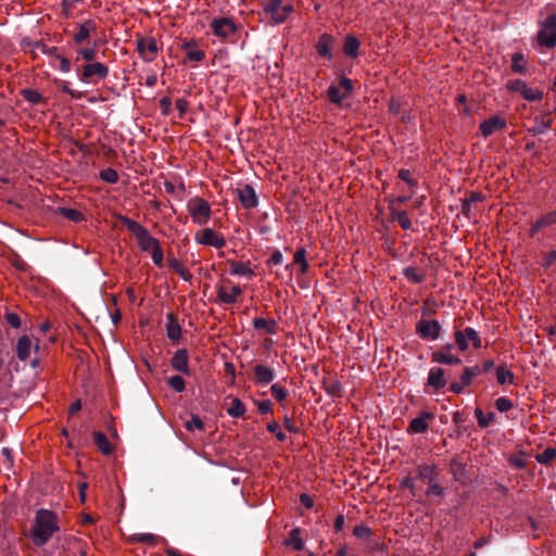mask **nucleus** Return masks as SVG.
<instances>
[{"instance_id": "1", "label": "nucleus", "mask_w": 556, "mask_h": 556, "mask_svg": "<svg viewBox=\"0 0 556 556\" xmlns=\"http://www.w3.org/2000/svg\"><path fill=\"white\" fill-rule=\"evenodd\" d=\"M59 530V516L52 510L40 508L35 514L29 536L37 547H42Z\"/></svg>"}, {"instance_id": "2", "label": "nucleus", "mask_w": 556, "mask_h": 556, "mask_svg": "<svg viewBox=\"0 0 556 556\" xmlns=\"http://www.w3.org/2000/svg\"><path fill=\"white\" fill-rule=\"evenodd\" d=\"M119 222L136 237L137 242L143 252H150L160 243V241L152 237L149 230L138 222L127 216H119Z\"/></svg>"}, {"instance_id": "3", "label": "nucleus", "mask_w": 556, "mask_h": 556, "mask_svg": "<svg viewBox=\"0 0 556 556\" xmlns=\"http://www.w3.org/2000/svg\"><path fill=\"white\" fill-rule=\"evenodd\" d=\"M77 78L83 83L97 84L108 77L109 67L100 62L86 63L75 67Z\"/></svg>"}, {"instance_id": "4", "label": "nucleus", "mask_w": 556, "mask_h": 556, "mask_svg": "<svg viewBox=\"0 0 556 556\" xmlns=\"http://www.w3.org/2000/svg\"><path fill=\"white\" fill-rule=\"evenodd\" d=\"M263 10L270 15L276 25H279L285 23L289 15L293 13L294 7L290 2H285V0H266Z\"/></svg>"}, {"instance_id": "5", "label": "nucleus", "mask_w": 556, "mask_h": 556, "mask_svg": "<svg viewBox=\"0 0 556 556\" xmlns=\"http://www.w3.org/2000/svg\"><path fill=\"white\" fill-rule=\"evenodd\" d=\"M353 91V83L345 76L339 77V85H331L327 90L328 99L336 105H341L343 100L350 97Z\"/></svg>"}, {"instance_id": "6", "label": "nucleus", "mask_w": 556, "mask_h": 556, "mask_svg": "<svg viewBox=\"0 0 556 556\" xmlns=\"http://www.w3.org/2000/svg\"><path fill=\"white\" fill-rule=\"evenodd\" d=\"M538 41L546 48H554L556 46V14L546 16L538 33Z\"/></svg>"}, {"instance_id": "7", "label": "nucleus", "mask_w": 556, "mask_h": 556, "mask_svg": "<svg viewBox=\"0 0 556 556\" xmlns=\"http://www.w3.org/2000/svg\"><path fill=\"white\" fill-rule=\"evenodd\" d=\"M442 327L438 320L420 318L416 324V333L427 341H434L441 337Z\"/></svg>"}, {"instance_id": "8", "label": "nucleus", "mask_w": 556, "mask_h": 556, "mask_svg": "<svg viewBox=\"0 0 556 556\" xmlns=\"http://www.w3.org/2000/svg\"><path fill=\"white\" fill-rule=\"evenodd\" d=\"M188 210L192 222L200 226L207 223L212 213L210 204L205 200L199 198H195L193 202L188 204Z\"/></svg>"}, {"instance_id": "9", "label": "nucleus", "mask_w": 556, "mask_h": 556, "mask_svg": "<svg viewBox=\"0 0 556 556\" xmlns=\"http://www.w3.org/2000/svg\"><path fill=\"white\" fill-rule=\"evenodd\" d=\"M213 34L222 39H227L231 34L238 29L235 21L230 17H215L211 22Z\"/></svg>"}, {"instance_id": "10", "label": "nucleus", "mask_w": 556, "mask_h": 556, "mask_svg": "<svg viewBox=\"0 0 556 556\" xmlns=\"http://www.w3.org/2000/svg\"><path fill=\"white\" fill-rule=\"evenodd\" d=\"M194 240L199 244L214 247L216 249H222L226 245L224 236L212 228H204L201 232H197Z\"/></svg>"}, {"instance_id": "11", "label": "nucleus", "mask_w": 556, "mask_h": 556, "mask_svg": "<svg viewBox=\"0 0 556 556\" xmlns=\"http://www.w3.org/2000/svg\"><path fill=\"white\" fill-rule=\"evenodd\" d=\"M453 343H446L441 349L435 350L431 353L432 363L443 364V365H459L462 364V359L453 354L454 350Z\"/></svg>"}, {"instance_id": "12", "label": "nucleus", "mask_w": 556, "mask_h": 556, "mask_svg": "<svg viewBox=\"0 0 556 556\" xmlns=\"http://www.w3.org/2000/svg\"><path fill=\"white\" fill-rule=\"evenodd\" d=\"M137 51L146 62L154 60L159 47L154 37H140L136 41Z\"/></svg>"}, {"instance_id": "13", "label": "nucleus", "mask_w": 556, "mask_h": 556, "mask_svg": "<svg viewBox=\"0 0 556 556\" xmlns=\"http://www.w3.org/2000/svg\"><path fill=\"white\" fill-rule=\"evenodd\" d=\"M336 45V38L327 33L321 34L315 45V49L319 56L330 61L333 58L332 49Z\"/></svg>"}, {"instance_id": "14", "label": "nucleus", "mask_w": 556, "mask_h": 556, "mask_svg": "<svg viewBox=\"0 0 556 556\" xmlns=\"http://www.w3.org/2000/svg\"><path fill=\"white\" fill-rule=\"evenodd\" d=\"M434 419V414L430 412H421L416 418L412 419L407 432L425 433L429 429V424Z\"/></svg>"}, {"instance_id": "15", "label": "nucleus", "mask_w": 556, "mask_h": 556, "mask_svg": "<svg viewBox=\"0 0 556 556\" xmlns=\"http://www.w3.org/2000/svg\"><path fill=\"white\" fill-rule=\"evenodd\" d=\"M236 193L244 208L251 210L257 206L258 198L251 185L247 184L242 188H237Z\"/></svg>"}, {"instance_id": "16", "label": "nucleus", "mask_w": 556, "mask_h": 556, "mask_svg": "<svg viewBox=\"0 0 556 556\" xmlns=\"http://www.w3.org/2000/svg\"><path fill=\"white\" fill-rule=\"evenodd\" d=\"M507 126V122L505 118L500 117L498 115H493L490 118L483 121L479 129L481 131V135L484 138L490 137L493 132L497 130H503Z\"/></svg>"}, {"instance_id": "17", "label": "nucleus", "mask_w": 556, "mask_h": 556, "mask_svg": "<svg viewBox=\"0 0 556 556\" xmlns=\"http://www.w3.org/2000/svg\"><path fill=\"white\" fill-rule=\"evenodd\" d=\"M353 534L357 539L366 540L368 542V548L370 549H380L382 547L379 538L374 535L372 530L363 523L354 527Z\"/></svg>"}, {"instance_id": "18", "label": "nucleus", "mask_w": 556, "mask_h": 556, "mask_svg": "<svg viewBox=\"0 0 556 556\" xmlns=\"http://www.w3.org/2000/svg\"><path fill=\"white\" fill-rule=\"evenodd\" d=\"M170 365L175 370H177L184 375H190L188 350L187 349L177 350L170 359Z\"/></svg>"}, {"instance_id": "19", "label": "nucleus", "mask_w": 556, "mask_h": 556, "mask_svg": "<svg viewBox=\"0 0 556 556\" xmlns=\"http://www.w3.org/2000/svg\"><path fill=\"white\" fill-rule=\"evenodd\" d=\"M447 381L445 379V370L442 367H432L427 378V387L433 388L435 391L443 389Z\"/></svg>"}, {"instance_id": "20", "label": "nucleus", "mask_w": 556, "mask_h": 556, "mask_svg": "<svg viewBox=\"0 0 556 556\" xmlns=\"http://www.w3.org/2000/svg\"><path fill=\"white\" fill-rule=\"evenodd\" d=\"M275 379V372L269 367L257 364L254 367V382L256 384L266 386Z\"/></svg>"}, {"instance_id": "21", "label": "nucleus", "mask_w": 556, "mask_h": 556, "mask_svg": "<svg viewBox=\"0 0 556 556\" xmlns=\"http://www.w3.org/2000/svg\"><path fill=\"white\" fill-rule=\"evenodd\" d=\"M97 29L96 23L92 20H88L83 24L78 25V31L73 36V40L76 45L85 42L92 33Z\"/></svg>"}, {"instance_id": "22", "label": "nucleus", "mask_w": 556, "mask_h": 556, "mask_svg": "<svg viewBox=\"0 0 556 556\" xmlns=\"http://www.w3.org/2000/svg\"><path fill=\"white\" fill-rule=\"evenodd\" d=\"M166 333L170 341H178L181 337V327L178 323L176 315L170 312L166 315Z\"/></svg>"}, {"instance_id": "23", "label": "nucleus", "mask_w": 556, "mask_h": 556, "mask_svg": "<svg viewBox=\"0 0 556 556\" xmlns=\"http://www.w3.org/2000/svg\"><path fill=\"white\" fill-rule=\"evenodd\" d=\"M450 472L453 475L455 481L465 483L468 479L466 464L454 457L450 462Z\"/></svg>"}, {"instance_id": "24", "label": "nucleus", "mask_w": 556, "mask_h": 556, "mask_svg": "<svg viewBox=\"0 0 556 556\" xmlns=\"http://www.w3.org/2000/svg\"><path fill=\"white\" fill-rule=\"evenodd\" d=\"M361 41L353 35H346L344 37L343 53L352 59H356L359 53Z\"/></svg>"}, {"instance_id": "25", "label": "nucleus", "mask_w": 556, "mask_h": 556, "mask_svg": "<svg viewBox=\"0 0 556 556\" xmlns=\"http://www.w3.org/2000/svg\"><path fill=\"white\" fill-rule=\"evenodd\" d=\"M552 126V118L549 116V113L543 115V116H536L534 119V125L529 128V132L533 136H538L543 134L546 129L551 128Z\"/></svg>"}, {"instance_id": "26", "label": "nucleus", "mask_w": 556, "mask_h": 556, "mask_svg": "<svg viewBox=\"0 0 556 556\" xmlns=\"http://www.w3.org/2000/svg\"><path fill=\"white\" fill-rule=\"evenodd\" d=\"M31 340L28 336H22L16 343V356L20 361H26L30 355Z\"/></svg>"}, {"instance_id": "27", "label": "nucleus", "mask_w": 556, "mask_h": 556, "mask_svg": "<svg viewBox=\"0 0 556 556\" xmlns=\"http://www.w3.org/2000/svg\"><path fill=\"white\" fill-rule=\"evenodd\" d=\"M228 264L230 265V274L233 276H255V273L249 266L250 262L243 263L233 260H228Z\"/></svg>"}, {"instance_id": "28", "label": "nucleus", "mask_w": 556, "mask_h": 556, "mask_svg": "<svg viewBox=\"0 0 556 556\" xmlns=\"http://www.w3.org/2000/svg\"><path fill=\"white\" fill-rule=\"evenodd\" d=\"M418 478L430 484L434 481H439V472L434 466L421 464L418 466Z\"/></svg>"}, {"instance_id": "29", "label": "nucleus", "mask_w": 556, "mask_h": 556, "mask_svg": "<svg viewBox=\"0 0 556 556\" xmlns=\"http://www.w3.org/2000/svg\"><path fill=\"white\" fill-rule=\"evenodd\" d=\"M97 58V45L94 43L91 48H80L77 50V56L74 60V65H84L80 63V60H84L88 63H93Z\"/></svg>"}, {"instance_id": "30", "label": "nucleus", "mask_w": 556, "mask_h": 556, "mask_svg": "<svg viewBox=\"0 0 556 556\" xmlns=\"http://www.w3.org/2000/svg\"><path fill=\"white\" fill-rule=\"evenodd\" d=\"M93 440L94 444L101 451L102 454L110 455L113 452V446L110 443L108 437L103 432L96 431L93 433Z\"/></svg>"}, {"instance_id": "31", "label": "nucleus", "mask_w": 556, "mask_h": 556, "mask_svg": "<svg viewBox=\"0 0 556 556\" xmlns=\"http://www.w3.org/2000/svg\"><path fill=\"white\" fill-rule=\"evenodd\" d=\"M242 290L239 286H233L230 293H227L223 287H218V299L225 304H232L241 295Z\"/></svg>"}, {"instance_id": "32", "label": "nucleus", "mask_w": 556, "mask_h": 556, "mask_svg": "<svg viewBox=\"0 0 556 556\" xmlns=\"http://www.w3.org/2000/svg\"><path fill=\"white\" fill-rule=\"evenodd\" d=\"M390 210L393 220H396L404 230L412 228V220L406 211L396 210L393 205Z\"/></svg>"}, {"instance_id": "33", "label": "nucleus", "mask_w": 556, "mask_h": 556, "mask_svg": "<svg viewBox=\"0 0 556 556\" xmlns=\"http://www.w3.org/2000/svg\"><path fill=\"white\" fill-rule=\"evenodd\" d=\"M475 416L479 427L482 429L490 427L495 421V414L493 412L484 414L480 407L475 409Z\"/></svg>"}, {"instance_id": "34", "label": "nucleus", "mask_w": 556, "mask_h": 556, "mask_svg": "<svg viewBox=\"0 0 556 556\" xmlns=\"http://www.w3.org/2000/svg\"><path fill=\"white\" fill-rule=\"evenodd\" d=\"M323 388L331 397H341L343 395V386L339 380H333L331 382L325 380L323 382Z\"/></svg>"}, {"instance_id": "35", "label": "nucleus", "mask_w": 556, "mask_h": 556, "mask_svg": "<svg viewBox=\"0 0 556 556\" xmlns=\"http://www.w3.org/2000/svg\"><path fill=\"white\" fill-rule=\"evenodd\" d=\"M300 528H294L290 531L289 538L285 540V545H291L295 551L304 548V542L300 538Z\"/></svg>"}, {"instance_id": "36", "label": "nucleus", "mask_w": 556, "mask_h": 556, "mask_svg": "<svg viewBox=\"0 0 556 556\" xmlns=\"http://www.w3.org/2000/svg\"><path fill=\"white\" fill-rule=\"evenodd\" d=\"M276 320L275 319H265V318H255L253 320V326L257 330H265L267 333L276 332Z\"/></svg>"}, {"instance_id": "37", "label": "nucleus", "mask_w": 556, "mask_h": 556, "mask_svg": "<svg viewBox=\"0 0 556 556\" xmlns=\"http://www.w3.org/2000/svg\"><path fill=\"white\" fill-rule=\"evenodd\" d=\"M58 213L60 215H62L63 217L72 220V222H75V223H79L85 219L84 214L80 211L75 210V208L58 207Z\"/></svg>"}, {"instance_id": "38", "label": "nucleus", "mask_w": 556, "mask_h": 556, "mask_svg": "<svg viewBox=\"0 0 556 556\" xmlns=\"http://www.w3.org/2000/svg\"><path fill=\"white\" fill-rule=\"evenodd\" d=\"M227 413L235 418L242 417L245 413V406L240 399L233 397L231 400L230 406L227 408Z\"/></svg>"}, {"instance_id": "39", "label": "nucleus", "mask_w": 556, "mask_h": 556, "mask_svg": "<svg viewBox=\"0 0 556 556\" xmlns=\"http://www.w3.org/2000/svg\"><path fill=\"white\" fill-rule=\"evenodd\" d=\"M515 379V375L511 370L506 369L504 366H498L496 368V380L500 384H505L506 382L513 384Z\"/></svg>"}, {"instance_id": "40", "label": "nucleus", "mask_w": 556, "mask_h": 556, "mask_svg": "<svg viewBox=\"0 0 556 556\" xmlns=\"http://www.w3.org/2000/svg\"><path fill=\"white\" fill-rule=\"evenodd\" d=\"M511 70L517 74L526 72V60L525 55L520 52H516L511 56Z\"/></svg>"}, {"instance_id": "41", "label": "nucleus", "mask_w": 556, "mask_h": 556, "mask_svg": "<svg viewBox=\"0 0 556 556\" xmlns=\"http://www.w3.org/2000/svg\"><path fill=\"white\" fill-rule=\"evenodd\" d=\"M402 274L414 283H421L425 280V274H418L414 266L403 268Z\"/></svg>"}, {"instance_id": "42", "label": "nucleus", "mask_w": 556, "mask_h": 556, "mask_svg": "<svg viewBox=\"0 0 556 556\" xmlns=\"http://www.w3.org/2000/svg\"><path fill=\"white\" fill-rule=\"evenodd\" d=\"M556 458V447H547L542 453L535 455L538 463L547 465Z\"/></svg>"}, {"instance_id": "43", "label": "nucleus", "mask_w": 556, "mask_h": 556, "mask_svg": "<svg viewBox=\"0 0 556 556\" xmlns=\"http://www.w3.org/2000/svg\"><path fill=\"white\" fill-rule=\"evenodd\" d=\"M293 263L299 264L301 266V274H305L307 271L308 263L306 261V250L304 248H300L296 250Z\"/></svg>"}, {"instance_id": "44", "label": "nucleus", "mask_w": 556, "mask_h": 556, "mask_svg": "<svg viewBox=\"0 0 556 556\" xmlns=\"http://www.w3.org/2000/svg\"><path fill=\"white\" fill-rule=\"evenodd\" d=\"M167 384L175 392H182L186 389L185 379L181 376H179V375H175V376L169 377L167 379Z\"/></svg>"}, {"instance_id": "45", "label": "nucleus", "mask_w": 556, "mask_h": 556, "mask_svg": "<svg viewBox=\"0 0 556 556\" xmlns=\"http://www.w3.org/2000/svg\"><path fill=\"white\" fill-rule=\"evenodd\" d=\"M22 96L31 104H38L42 100L41 93L38 90L31 88L23 89Z\"/></svg>"}, {"instance_id": "46", "label": "nucleus", "mask_w": 556, "mask_h": 556, "mask_svg": "<svg viewBox=\"0 0 556 556\" xmlns=\"http://www.w3.org/2000/svg\"><path fill=\"white\" fill-rule=\"evenodd\" d=\"M185 427L189 431H194V430L203 431L204 430V422L202 421V419L198 415H193L192 414L190 416V419H188L185 422Z\"/></svg>"}, {"instance_id": "47", "label": "nucleus", "mask_w": 556, "mask_h": 556, "mask_svg": "<svg viewBox=\"0 0 556 556\" xmlns=\"http://www.w3.org/2000/svg\"><path fill=\"white\" fill-rule=\"evenodd\" d=\"M465 329L464 330H456L454 333L455 338V345L460 352H464L468 349V341L466 338Z\"/></svg>"}, {"instance_id": "48", "label": "nucleus", "mask_w": 556, "mask_h": 556, "mask_svg": "<svg viewBox=\"0 0 556 556\" xmlns=\"http://www.w3.org/2000/svg\"><path fill=\"white\" fill-rule=\"evenodd\" d=\"M100 178L109 184H115L118 181V174L115 169L108 167L100 172Z\"/></svg>"}, {"instance_id": "49", "label": "nucleus", "mask_w": 556, "mask_h": 556, "mask_svg": "<svg viewBox=\"0 0 556 556\" xmlns=\"http://www.w3.org/2000/svg\"><path fill=\"white\" fill-rule=\"evenodd\" d=\"M521 96L528 101H536L543 98V92L540 89H533L527 85Z\"/></svg>"}, {"instance_id": "50", "label": "nucleus", "mask_w": 556, "mask_h": 556, "mask_svg": "<svg viewBox=\"0 0 556 556\" xmlns=\"http://www.w3.org/2000/svg\"><path fill=\"white\" fill-rule=\"evenodd\" d=\"M526 453L520 452L519 455H511L508 458L509 464L516 469H525L527 467V462L525 459Z\"/></svg>"}, {"instance_id": "51", "label": "nucleus", "mask_w": 556, "mask_h": 556, "mask_svg": "<svg viewBox=\"0 0 556 556\" xmlns=\"http://www.w3.org/2000/svg\"><path fill=\"white\" fill-rule=\"evenodd\" d=\"M465 333H466V338H467V341H471L472 343V346L475 349H480L481 348V338L479 336V333L471 327H467L465 328Z\"/></svg>"}, {"instance_id": "52", "label": "nucleus", "mask_w": 556, "mask_h": 556, "mask_svg": "<svg viewBox=\"0 0 556 556\" xmlns=\"http://www.w3.org/2000/svg\"><path fill=\"white\" fill-rule=\"evenodd\" d=\"M496 409L501 413H507L514 407L511 400L506 396L498 397L494 403Z\"/></svg>"}, {"instance_id": "53", "label": "nucleus", "mask_w": 556, "mask_h": 556, "mask_svg": "<svg viewBox=\"0 0 556 556\" xmlns=\"http://www.w3.org/2000/svg\"><path fill=\"white\" fill-rule=\"evenodd\" d=\"M270 392L278 402H283L288 395V391L278 383L271 384Z\"/></svg>"}, {"instance_id": "54", "label": "nucleus", "mask_w": 556, "mask_h": 556, "mask_svg": "<svg viewBox=\"0 0 556 556\" xmlns=\"http://www.w3.org/2000/svg\"><path fill=\"white\" fill-rule=\"evenodd\" d=\"M33 46H34L35 49L40 50L41 53L50 55V56H55L58 54V51H59L58 47H48L42 41H36Z\"/></svg>"}, {"instance_id": "55", "label": "nucleus", "mask_w": 556, "mask_h": 556, "mask_svg": "<svg viewBox=\"0 0 556 556\" xmlns=\"http://www.w3.org/2000/svg\"><path fill=\"white\" fill-rule=\"evenodd\" d=\"M445 493V489L439 483V481H434L429 484L428 490L426 491L427 496H439L442 497Z\"/></svg>"}, {"instance_id": "56", "label": "nucleus", "mask_w": 556, "mask_h": 556, "mask_svg": "<svg viewBox=\"0 0 556 556\" xmlns=\"http://www.w3.org/2000/svg\"><path fill=\"white\" fill-rule=\"evenodd\" d=\"M156 540V536L151 533H136L130 536L131 542H141L153 544Z\"/></svg>"}, {"instance_id": "57", "label": "nucleus", "mask_w": 556, "mask_h": 556, "mask_svg": "<svg viewBox=\"0 0 556 556\" xmlns=\"http://www.w3.org/2000/svg\"><path fill=\"white\" fill-rule=\"evenodd\" d=\"M152 261L156 266H162L164 261V254L161 243L156 244L151 251Z\"/></svg>"}, {"instance_id": "58", "label": "nucleus", "mask_w": 556, "mask_h": 556, "mask_svg": "<svg viewBox=\"0 0 556 556\" xmlns=\"http://www.w3.org/2000/svg\"><path fill=\"white\" fill-rule=\"evenodd\" d=\"M539 224L542 225L543 228L556 224V215H555L554 211H551V212L542 215L539 218Z\"/></svg>"}, {"instance_id": "59", "label": "nucleus", "mask_w": 556, "mask_h": 556, "mask_svg": "<svg viewBox=\"0 0 556 556\" xmlns=\"http://www.w3.org/2000/svg\"><path fill=\"white\" fill-rule=\"evenodd\" d=\"M4 319L11 327L15 329L21 327V318L16 313L7 312L4 314Z\"/></svg>"}, {"instance_id": "60", "label": "nucleus", "mask_w": 556, "mask_h": 556, "mask_svg": "<svg viewBox=\"0 0 556 556\" xmlns=\"http://www.w3.org/2000/svg\"><path fill=\"white\" fill-rule=\"evenodd\" d=\"M556 262V250L544 254L542 260V266L545 268L551 267Z\"/></svg>"}, {"instance_id": "61", "label": "nucleus", "mask_w": 556, "mask_h": 556, "mask_svg": "<svg viewBox=\"0 0 556 556\" xmlns=\"http://www.w3.org/2000/svg\"><path fill=\"white\" fill-rule=\"evenodd\" d=\"M527 84L521 79H514L508 83V88L513 91L519 92L520 94H522Z\"/></svg>"}, {"instance_id": "62", "label": "nucleus", "mask_w": 556, "mask_h": 556, "mask_svg": "<svg viewBox=\"0 0 556 556\" xmlns=\"http://www.w3.org/2000/svg\"><path fill=\"white\" fill-rule=\"evenodd\" d=\"M187 58L190 61L201 62L205 58V53L203 50L193 49L187 52Z\"/></svg>"}, {"instance_id": "63", "label": "nucleus", "mask_w": 556, "mask_h": 556, "mask_svg": "<svg viewBox=\"0 0 556 556\" xmlns=\"http://www.w3.org/2000/svg\"><path fill=\"white\" fill-rule=\"evenodd\" d=\"M54 58L60 61V71L61 72L68 73L71 71L72 63L67 58L62 56L59 53Z\"/></svg>"}, {"instance_id": "64", "label": "nucleus", "mask_w": 556, "mask_h": 556, "mask_svg": "<svg viewBox=\"0 0 556 556\" xmlns=\"http://www.w3.org/2000/svg\"><path fill=\"white\" fill-rule=\"evenodd\" d=\"M257 408H258V412L262 415H266L268 413H271V410H273V403H271L270 400H265V401L257 402Z\"/></svg>"}]
</instances>
